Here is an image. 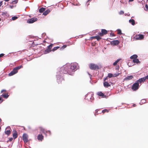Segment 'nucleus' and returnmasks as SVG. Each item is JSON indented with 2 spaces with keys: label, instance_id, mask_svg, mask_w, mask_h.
I'll return each mask as SVG.
<instances>
[{
  "label": "nucleus",
  "instance_id": "1",
  "mask_svg": "<svg viewBox=\"0 0 148 148\" xmlns=\"http://www.w3.org/2000/svg\"><path fill=\"white\" fill-rule=\"evenodd\" d=\"M77 68V65L75 63H71L70 64L66 65L61 67L60 72L61 74H67L72 75L73 72H74Z\"/></svg>",
  "mask_w": 148,
  "mask_h": 148
},
{
  "label": "nucleus",
  "instance_id": "2",
  "mask_svg": "<svg viewBox=\"0 0 148 148\" xmlns=\"http://www.w3.org/2000/svg\"><path fill=\"white\" fill-rule=\"evenodd\" d=\"M23 66L21 65L15 67L14 69L13 70L11 71L10 73H9L8 75L9 76H11L14 75L17 73L18 70L23 68Z\"/></svg>",
  "mask_w": 148,
  "mask_h": 148
},
{
  "label": "nucleus",
  "instance_id": "3",
  "mask_svg": "<svg viewBox=\"0 0 148 148\" xmlns=\"http://www.w3.org/2000/svg\"><path fill=\"white\" fill-rule=\"evenodd\" d=\"M89 66L90 69L94 71L100 69L99 66L94 63H90L89 65Z\"/></svg>",
  "mask_w": 148,
  "mask_h": 148
},
{
  "label": "nucleus",
  "instance_id": "4",
  "mask_svg": "<svg viewBox=\"0 0 148 148\" xmlns=\"http://www.w3.org/2000/svg\"><path fill=\"white\" fill-rule=\"evenodd\" d=\"M139 83L138 82L134 83L132 87V89L134 91H135L138 89L139 88Z\"/></svg>",
  "mask_w": 148,
  "mask_h": 148
},
{
  "label": "nucleus",
  "instance_id": "5",
  "mask_svg": "<svg viewBox=\"0 0 148 148\" xmlns=\"http://www.w3.org/2000/svg\"><path fill=\"white\" fill-rule=\"evenodd\" d=\"M134 38L136 40H141L144 38V36L143 34H136Z\"/></svg>",
  "mask_w": 148,
  "mask_h": 148
},
{
  "label": "nucleus",
  "instance_id": "6",
  "mask_svg": "<svg viewBox=\"0 0 148 148\" xmlns=\"http://www.w3.org/2000/svg\"><path fill=\"white\" fill-rule=\"evenodd\" d=\"M28 136L26 134H24L23 135V140L25 143H27L28 141Z\"/></svg>",
  "mask_w": 148,
  "mask_h": 148
},
{
  "label": "nucleus",
  "instance_id": "7",
  "mask_svg": "<svg viewBox=\"0 0 148 148\" xmlns=\"http://www.w3.org/2000/svg\"><path fill=\"white\" fill-rule=\"evenodd\" d=\"M37 18L35 17H33L28 19L27 23H32L37 20Z\"/></svg>",
  "mask_w": 148,
  "mask_h": 148
},
{
  "label": "nucleus",
  "instance_id": "8",
  "mask_svg": "<svg viewBox=\"0 0 148 148\" xmlns=\"http://www.w3.org/2000/svg\"><path fill=\"white\" fill-rule=\"evenodd\" d=\"M101 32L98 33L99 36L101 37L103 36L104 35L107 34L108 33L107 31L105 29H102Z\"/></svg>",
  "mask_w": 148,
  "mask_h": 148
},
{
  "label": "nucleus",
  "instance_id": "9",
  "mask_svg": "<svg viewBox=\"0 0 148 148\" xmlns=\"http://www.w3.org/2000/svg\"><path fill=\"white\" fill-rule=\"evenodd\" d=\"M107 79V77H106L104 79V82H103V86L105 87H108L110 86V85L106 81Z\"/></svg>",
  "mask_w": 148,
  "mask_h": 148
},
{
  "label": "nucleus",
  "instance_id": "10",
  "mask_svg": "<svg viewBox=\"0 0 148 148\" xmlns=\"http://www.w3.org/2000/svg\"><path fill=\"white\" fill-rule=\"evenodd\" d=\"M110 43L111 45H116L119 44V41L118 40H114L111 41Z\"/></svg>",
  "mask_w": 148,
  "mask_h": 148
},
{
  "label": "nucleus",
  "instance_id": "11",
  "mask_svg": "<svg viewBox=\"0 0 148 148\" xmlns=\"http://www.w3.org/2000/svg\"><path fill=\"white\" fill-rule=\"evenodd\" d=\"M44 138V136L42 134H39L37 136V139L39 141H42Z\"/></svg>",
  "mask_w": 148,
  "mask_h": 148
},
{
  "label": "nucleus",
  "instance_id": "12",
  "mask_svg": "<svg viewBox=\"0 0 148 148\" xmlns=\"http://www.w3.org/2000/svg\"><path fill=\"white\" fill-rule=\"evenodd\" d=\"M13 138L15 139L16 138H17L18 136V134L17 133V132L15 130H13Z\"/></svg>",
  "mask_w": 148,
  "mask_h": 148
},
{
  "label": "nucleus",
  "instance_id": "13",
  "mask_svg": "<svg viewBox=\"0 0 148 148\" xmlns=\"http://www.w3.org/2000/svg\"><path fill=\"white\" fill-rule=\"evenodd\" d=\"M11 131V129L10 128L7 129L6 128L5 131V132L6 134L8 136L10 134Z\"/></svg>",
  "mask_w": 148,
  "mask_h": 148
},
{
  "label": "nucleus",
  "instance_id": "14",
  "mask_svg": "<svg viewBox=\"0 0 148 148\" xmlns=\"http://www.w3.org/2000/svg\"><path fill=\"white\" fill-rule=\"evenodd\" d=\"M133 78V76L132 75L128 76L124 79V80L128 81L132 79Z\"/></svg>",
  "mask_w": 148,
  "mask_h": 148
},
{
  "label": "nucleus",
  "instance_id": "15",
  "mask_svg": "<svg viewBox=\"0 0 148 148\" xmlns=\"http://www.w3.org/2000/svg\"><path fill=\"white\" fill-rule=\"evenodd\" d=\"M97 95L98 96L101 97H105L106 96L104 94L102 93L101 92H99L97 93Z\"/></svg>",
  "mask_w": 148,
  "mask_h": 148
},
{
  "label": "nucleus",
  "instance_id": "16",
  "mask_svg": "<svg viewBox=\"0 0 148 148\" xmlns=\"http://www.w3.org/2000/svg\"><path fill=\"white\" fill-rule=\"evenodd\" d=\"M146 80V78L145 77L141 78L138 80L136 82H140V83L144 82Z\"/></svg>",
  "mask_w": 148,
  "mask_h": 148
},
{
  "label": "nucleus",
  "instance_id": "17",
  "mask_svg": "<svg viewBox=\"0 0 148 148\" xmlns=\"http://www.w3.org/2000/svg\"><path fill=\"white\" fill-rule=\"evenodd\" d=\"M8 92L7 93H6L5 94H3L2 95H1V96L3 97L5 99L7 98L9 95H8Z\"/></svg>",
  "mask_w": 148,
  "mask_h": 148
},
{
  "label": "nucleus",
  "instance_id": "18",
  "mask_svg": "<svg viewBox=\"0 0 148 148\" xmlns=\"http://www.w3.org/2000/svg\"><path fill=\"white\" fill-rule=\"evenodd\" d=\"M62 80H64V79L63 78H62L61 77L60 78L59 77L58 78V77L57 78V82L58 83V84L61 83V81Z\"/></svg>",
  "mask_w": 148,
  "mask_h": 148
},
{
  "label": "nucleus",
  "instance_id": "19",
  "mask_svg": "<svg viewBox=\"0 0 148 148\" xmlns=\"http://www.w3.org/2000/svg\"><path fill=\"white\" fill-rule=\"evenodd\" d=\"M2 15L4 17H8L9 16V14L7 12H2Z\"/></svg>",
  "mask_w": 148,
  "mask_h": 148
},
{
  "label": "nucleus",
  "instance_id": "20",
  "mask_svg": "<svg viewBox=\"0 0 148 148\" xmlns=\"http://www.w3.org/2000/svg\"><path fill=\"white\" fill-rule=\"evenodd\" d=\"M138 57V56L136 54H134L132 56H131L130 57V58L132 59H135L137 58Z\"/></svg>",
  "mask_w": 148,
  "mask_h": 148
},
{
  "label": "nucleus",
  "instance_id": "21",
  "mask_svg": "<svg viewBox=\"0 0 148 148\" xmlns=\"http://www.w3.org/2000/svg\"><path fill=\"white\" fill-rule=\"evenodd\" d=\"M133 62L134 63H136L137 64H138L140 63V62L139 60L137 58L133 60Z\"/></svg>",
  "mask_w": 148,
  "mask_h": 148
},
{
  "label": "nucleus",
  "instance_id": "22",
  "mask_svg": "<svg viewBox=\"0 0 148 148\" xmlns=\"http://www.w3.org/2000/svg\"><path fill=\"white\" fill-rule=\"evenodd\" d=\"M129 22L133 25H134L135 24V21L133 19H130L129 21Z\"/></svg>",
  "mask_w": 148,
  "mask_h": 148
},
{
  "label": "nucleus",
  "instance_id": "23",
  "mask_svg": "<svg viewBox=\"0 0 148 148\" xmlns=\"http://www.w3.org/2000/svg\"><path fill=\"white\" fill-rule=\"evenodd\" d=\"M50 12V10L48 9L45 11V12L43 13V14H44L45 15H46L47 14H48L49 12Z\"/></svg>",
  "mask_w": 148,
  "mask_h": 148
},
{
  "label": "nucleus",
  "instance_id": "24",
  "mask_svg": "<svg viewBox=\"0 0 148 148\" xmlns=\"http://www.w3.org/2000/svg\"><path fill=\"white\" fill-rule=\"evenodd\" d=\"M99 110L98 109H97L95 110V116H96V115H97L98 114L101 113V111H99Z\"/></svg>",
  "mask_w": 148,
  "mask_h": 148
},
{
  "label": "nucleus",
  "instance_id": "25",
  "mask_svg": "<svg viewBox=\"0 0 148 148\" xmlns=\"http://www.w3.org/2000/svg\"><path fill=\"white\" fill-rule=\"evenodd\" d=\"M51 51V50L50 49H47L45 51L44 53L45 54H47L48 53H49Z\"/></svg>",
  "mask_w": 148,
  "mask_h": 148
},
{
  "label": "nucleus",
  "instance_id": "26",
  "mask_svg": "<svg viewBox=\"0 0 148 148\" xmlns=\"http://www.w3.org/2000/svg\"><path fill=\"white\" fill-rule=\"evenodd\" d=\"M121 59H117L116 61H115L113 63V65L114 66H115L117 63L120 61Z\"/></svg>",
  "mask_w": 148,
  "mask_h": 148
},
{
  "label": "nucleus",
  "instance_id": "27",
  "mask_svg": "<svg viewBox=\"0 0 148 148\" xmlns=\"http://www.w3.org/2000/svg\"><path fill=\"white\" fill-rule=\"evenodd\" d=\"M45 8H42L39 10V12L40 13H42L43 12L45 11Z\"/></svg>",
  "mask_w": 148,
  "mask_h": 148
},
{
  "label": "nucleus",
  "instance_id": "28",
  "mask_svg": "<svg viewBox=\"0 0 148 148\" xmlns=\"http://www.w3.org/2000/svg\"><path fill=\"white\" fill-rule=\"evenodd\" d=\"M107 78L109 77L110 78H111L112 77H113V74L111 73H109L108 74V76L107 77Z\"/></svg>",
  "mask_w": 148,
  "mask_h": 148
},
{
  "label": "nucleus",
  "instance_id": "29",
  "mask_svg": "<svg viewBox=\"0 0 148 148\" xmlns=\"http://www.w3.org/2000/svg\"><path fill=\"white\" fill-rule=\"evenodd\" d=\"M60 47H58V46L55 47L53 48L52 49V51H54L56 50H57L59 48H60Z\"/></svg>",
  "mask_w": 148,
  "mask_h": 148
},
{
  "label": "nucleus",
  "instance_id": "30",
  "mask_svg": "<svg viewBox=\"0 0 148 148\" xmlns=\"http://www.w3.org/2000/svg\"><path fill=\"white\" fill-rule=\"evenodd\" d=\"M120 74V73H116L114 74L113 75V77H116L118 76Z\"/></svg>",
  "mask_w": 148,
  "mask_h": 148
},
{
  "label": "nucleus",
  "instance_id": "31",
  "mask_svg": "<svg viewBox=\"0 0 148 148\" xmlns=\"http://www.w3.org/2000/svg\"><path fill=\"white\" fill-rule=\"evenodd\" d=\"M98 41H99L101 39V38L99 36H97L96 37V38Z\"/></svg>",
  "mask_w": 148,
  "mask_h": 148
},
{
  "label": "nucleus",
  "instance_id": "32",
  "mask_svg": "<svg viewBox=\"0 0 148 148\" xmlns=\"http://www.w3.org/2000/svg\"><path fill=\"white\" fill-rule=\"evenodd\" d=\"M53 44H51L50 45L47 47L48 49H50L51 50V49L53 47Z\"/></svg>",
  "mask_w": 148,
  "mask_h": 148
},
{
  "label": "nucleus",
  "instance_id": "33",
  "mask_svg": "<svg viewBox=\"0 0 148 148\" xmlns=\"http://www.w3.org/2000/svg\"><path fill=\"white\" fill-rule=\"evenodd\" d=\"M18 18V17L16 16H14L12 17V20H15Z\"/></svg>",
  "mask_w": 148,
  "mask_h": 148
},
{
  "label": "nucleus",
  "instance_id": "34",
  "mask_svg": "<svg viewBox=\"0 0 148 148\" xmlns=\"http://www.w3.org/2000/svg\"><path fill=\"white\" fill-rule=\"evenodd\" d=\"M117 34H122V33H121V30L120 29H118L117 30Z\"/></svg>",
  "mask_w": 148,
  "mask_h": 148
},
{
  "label": "nucleus",
  "instance_id": "35",
  "mask_svg": "<svg viewBox=\"0 0 148 148\" xmlns=\"http://www.w3.org/2000/svg\"><path fill=\"white\" fill-rule=\"evenodd\" d=\"M102 112L103 113H105L106 112H108V110H107V109H104V110H103L102 111Z\"/></svg>",
  "mask_w": 148,
  "mask_h": 148
},
{
  "label": "nucleus",
  "instance_id": "36",
  "mask_svg": "<svg viewBox=\"0 0 148 148\" xmlns=\"http://www.w3.org/2000/svg\"><path fill=\"white\" fill-rule=\"evenodd\" d=\"M18 2V0H15L13 1L12 2V3L13 4H16Z\"/></svg>",
  "mask_w": 148,
  "mask_h": 148
},
{
  "label": "nucleus",
  "instance_id": "37",
  "mask_svg": "<svg viewBox=\"0 0 148 148\" xmlns=\"http://www.w3.org/2000/svg\"><path fill=\"white\" fill-rule=\"evenodd\" d=\"M66 46H67L66 45H64L61 47V49H64L66 48Z\"/></svg>",
  "mask_w": 148,
  "mask_h": 148
},
{
  "label": "nucleus",
  "instance_id": "38",
  "mask_svg": "<svg viewBox=\"0 0 148 148\" xmlns=\"http://www.w3.org/2000/svg\"><path fill=\"white\" fill-rule=\"evenodd\" d=\"M124 14V12L123 11H121L119 12V14L120 15L121 14Z\"/></svg>",
  "mask_w": 148,
  "mask_h": 148
},
{
  "label": "nucleus",
  "instance_id": "39",
  "mask_svg": "<svg viewBox=\"0 0 148 148\" xmlns=\"http://www.w3.org/2000/svg\"><path fill=\"white\" fill-rule=\"evenodd\" d=\"M3 99L1 97H0V104L2 103L3 101Z\"/></svg>",
  "mask_w": 148,
  "mask_h": 148
},
{
  "label": "nucleus",
  "instance_id": "40",
  "mask_svg": "<svg viewBox=\"0 0 148 148\" xmlns=\"http://www.w3.org/2000/svg\"><path fill=\"white\" fill-rule=\"evenodd\" d=\"M46 132L49 134V135H50L51 134V133L50 131H46Z\"/></svg>",
  "mask_w": 148,
  "mask_h": 148
},
{
  "label": "nucleus",
  "instance_id": "41",
  "mask_svg": "<svg viewBox=\"0 0 148 148\" xmlns=\"http://www.w3.org/2000/svg\"><path fill=\"white\" fill-rule=\"evenodd\" d=\"M145 9H146V10H148V6L147 5V4H146V5H145Z\"/></svg>",
  "mask_w": 148,
  "mask_h": 148
},
{
  "label": "nucleus",
  "instance_id": "42",
  "mask_svg": "<svg viewBox=\"0 0 148 148\" xmlns=\"http://www.w3.org/2000/svg\"><path fill=\"white\" fill-rule=\"evenodd\" d=\"M4 54L3 53H1L0 54V58L1 57L3 56H4Z\"/></svg>",
  "mask_w": 148,
  "mask_h": 148
},
{
  "label": "nucleus",
  "instance_id": "43",
  "mask_svg": "<svg viewBox=\"0 0 148 148\" xmlns=\"http://www.w3.org/2000/svg\"><path fill=\"white\" fill-rule=\"evenodd\" d=\"M5 91H6V90H2L1 91V93H3L4 92H5Z\"/></svg>",
  "mask_w": 148,
  "mask_h": 148
},
{
  "label": "nucleus",
  "instance_id": "44",
  "mask_svg": "<svg viewBox=\"0 0 148 148\" xmlns=\"http://www.w3.org/2000/svg\"><path fill=\"white\" fill-rule=\"evenodd\" d=\"M110 35H111L112 36H115V35H114V34L113 33H111L110 34Z\"/></svg>",
  "mask_w": 148,
  "mask_h": 148
},
{
  "label": "nucleus",
  "instance_id": "45",
  "mask_svg": "<svg viewBox=\"0 0 148 148\" xmlns=\"http://www.w3.org/2000/svg\"><path fill=\"white\" fill-rule=\"evenodd\" d=\"M96 36H93V37H91L90 38L91 39H95V38H96Z\"/></svg>",
  "mask_w": 148,
  "mask_h": 148
},
{
  "label": "nucleus",
  "instance_id": "46",
  "mask_svg": "<svg viewBox=\"0 0 148 148\" xmlns=\"http://www.w3.org/2000/svg\"><path fill=\"white\" fill-rule=\"evenodd\" d=\"M12 140H13V138H10L9 139V140L10 141H12Z\"/></svg>",
  "mask_w": 148,
  "mask_h": 148
},
{
  "label": "nucleus",
  "instance_id": "47",
  "mask_svg": "<svg viewBox=\"0 0 148 148\" xmlns=\"http://www.w3.org/2000/svg\"><path fill=\"white\" fill-rule=\"evenodd\" d=\"M2 1H1L0 2V7H1V5H2Z\"/></svg>",
  "mask_w": 148,
  "mask_h": 148
},
{
  "label": "nucleus",
  "instance_id": "48",
  "mask_svg": "<svg viewBox=\"0 0 148 148\" xmlns=\"http://www.w3.org/2000/svg\"><path fill=\"white\" fill-rule=\"evenodd\" d=\"M119 66H118L117 67H116V69L117 70H119Z\"/></svg>",
  "mask_w": 148,
  "mask_h": 148
},
{
  "label": "nucleus",
  "instance_id": "49",
  "mask_svg": "<svg viewBox=\"0 0 148 148\" xmlns=\"http://www.w3.org/2000/svg\"><path fill=\"white\" fill-rule=\"evenodd\" d=\"M145 78H146V79H148V75L146 76V77H145Z\"/></svg>",
  "mask_w": 148,
  "mask_h": 148
},
{
  "label": "nucleus",
  "instance_id": "50",
  "mask_svg": "<svg viewBox=\"0 0 148 148\" xmlns=\"http://www.w3.org/2000/svg\"><path fill=\"white\" fill-rule=\"evenodd\" d=\"M134 1V0H129V2H132V1Z\"/></svg>",
  "mask_w": 148,
  "mask_h": 148
},
{
  "label": "nucleus",
  "instance_id": "51",
  "mask_svg": "<svg viewBox=\"0 0 148 148\" xmlns=\"http://www.w3.org/2000/svg\"><path fill=\"white\" fill-rule=\"evenodd\" d=\"M5 1L8 2L9 1V0H4Z\"/></svg>",
  "mask_w": 148,
  "mask_h": 148
},
{
  "label": "nucleus",
  "instance_id": "52",
  "mask_svg": "<svg viewBox=\"0 0 148 148\" xmlns=\"http://www.w3.org/2000/svg\"><path fill=\"white\" fill-rule=\"evenodd\" d=\"M1 21V18H0V21Z\"/></svg>",
  "mask_w": 148,
  "mask_h": 148
},
{
  "label": "nucleus",
  "instance_id": "53",
  "mask_svg": "<svg viewBox=\"0 0 148 148\" xmlns=\"http://www.w3.org/2000/svg\"><path fill=\"white\" fill-rule=\"evenodd\" d=\"M147 1H148V0H147Z\"/></svg>",
  "mask_w": 148,
  "mask_h": 148
}]
</instances>
